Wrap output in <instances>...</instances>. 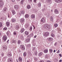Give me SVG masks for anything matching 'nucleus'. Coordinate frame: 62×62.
I'll return each instance as SVG.
<instances>
[{"mask_svg":"<svg viewBox=\"0 0 62 62\" xmlns=\"http://www.w3.org/2000/svg\"><path fill=\"white\" fill-rule=\"evenodd\" d=\"M44 27L45 29L48 30L50 28V26L48 25L47 24H46L44 25Z\"/></svg>","mask_w":62,"mask_h":62,"instance_id":"1","label":"nucleus"},{"mask_svg":"<svg viewBox=\"0 0 62 62\" xmlns=\"http://www.w3.org/2000/svg\"><path fill=\"white\" fill-rule=\"evenodd\" d=\"M2 39L3 41H5L7 40V39H8V36L6 35H4L3 36Z\"/></svg>","mask_w":62,"mask_h":62,"instance_id":"2","label":"nucleus"},{"mask_svg":"<svg viewBox=\"0 0 62 62\" xmlns=\"http://www.w3.org/2000/svg\"><path fill=\"white\" fill-rule=\"evenodd\" d=\"M3 6V2L2 0H0V7H2Z\"/></svg>","mask_w":62,"mask_h":62,"instance_id":"3","label":"nucleus"},{"mask_svg":"<svg viewBox=\"0 0 62 62\" xmlns=\"http://www.w3.org/2000/svg\"><path fill=\"white\" fill-rule=\"evenodd\" d=\"M49 33L48 32H46L44 33V37H47V36H48L49 35Z\"/></svg>","mask_w":62,"mask_h":62,"instance_id":"4","label":"nucleus"},{"mask_svg":"<svg viewBox=\"0 0 62 62\" xmlns=\"http://www.w3.org/2000/svg\"><path fill=\"white\" fill-rule=\"evenodd\" d=\"M33 34L31 33L30 35L28 36L27 38H29V39L30 40V39L31 38V37H33Z\"/></svg>","mask_w":62,"mask_h":62,"instance_id":"5","label":"nucleus"},{"mask_svg":"<svg viewBox=\"0 0 62 62\" xmlns=\"http://www.w3.org/2000/svg\"><path fill=\"white\" fill-rule=\"evenodd\" d=\"M41 21L42 23H44L45 21V20L44 18H42L41 19Z\"/></svg>","mask_w":62,"mask_h":62,"instance_id":"6","label":"nucleus"},{"mask_svg":"<svg viewBox=\"0 0 62 62\" xmlns=\"http://www.w3.org/2000/svg\"><path fill=\"white\" fill-rule=\"evenodd\" d=\"M54 13L55 14H59V12L58 10L55 9L54 10Z\"/></svg>","mask_w":62,"mask_h":62,"instance_id":"7","label":"nucleus"},{"mask_svg":"<svg viewBox=\"0 0 62 62\" xmlns=\"http://www.w3.org/2000/svg\"><path fill=\"white\" fill-rule=\"evenodd\" d=\"M24 19L23 18L21 19L20 20V22L21 23H24Z\"/></svg>","mask_w":62,"mask_h":62,"instance_id":"8","label":"nucleus"},{"mask_svg":"<svg viewBox=\"0 0 62 62\" xmlns=\"http://www.w3.org/2000/svg\"><path fill=\"white\" fill-rule=\"evenodd\" d=\"M14 8L15 9H18L19 8V6L17 5H15L14 6Z\"/></svg>","mask_w":62,"mask_h":62,"instance_id":"9","label":"nucleus"},{"mask_svg":"<svg viewBox=\"0 0 62 62\" xmlns=\"http://www.w3.org/2000/svg\"><path fill=\"white\" fill-rule=\"evenodd\" d=\"M21 47L23 50H24V49H25V48L24 47V46L23 45H21Z\"/></svg>","mask_w":62,"mask_h":62,"instance_id":"10","label":"nucleus"},{"mask_svg":"<svg viewBox=\"0 0 62 62\" xmlns=\"http://www.w3.org/2000/svg\"><path fill=\"white\" fill-rule=\"evenodd\" d=\"M8 62H12V59L11 58H10L8 60Z\"/></svg>","mask_w":62,"mask_h":62,"instance_id":"11","label":"nucleus"},{"mask_svg":"<svg viewBox=\"0 0 62 62\" xmlns=\"http://www.w3.org/2000/svg\"><path fill=\"white\" fill-rule=\"evenodd\" d=\"M55 1L56 3H60L62 1V0H55Z\"/></svg>","mask_w":62,"mask_h":62,"instance_id":"12","label":"nucleus"},{"mask_svg":"<svg viewBox=\"0 0 62 62\" xmlns=\"http://www.w3.org/2000/svg\"><path fill=\"white\" fill-rule=\"evenodd\" d=\"M48 39L49 41H51L53 40V38L51 37L49 38H48Z\"/></svg>","mask_w":62,"mask_h":62,"instance_id":"13","label":"nucleus"},{"mask_svg":"<svg viewBox=\"0 0 62 62\" xmlns=\"http://www.w3.org/2000/svg\"><path fill=\"white\" fill-rule=\"evenodd\" d=\"M19 61L21 62L22 61V60H23V59H22V58L21 57H19L18 58Z\"/></svg>","mask_w":62,"mask_h":62,"instance_id":"14","label":"nucleus"},{"mask_svg":"<svg viewBox=\"0 0 62 62\" xmlns=\"http://www.w3.org/2000/svg\"><path fill=\"white\" fill-rule=\"evenodd\" d=\"M12 12L13 15H14V14H15V11L14 10H12Z\"/></svg>","mask_w":62,"mask_h":62,"instance_id":"15","label":"nucleus"},{"mask_svg":"<svg viewBox=\"0 0 62 62\" xmlns=\"http://www.w3.org/2000/svg\"><path fill=\"white\" fill-rule=\"evenodd\" d=\"M16 20L15 18H12V22L13 23L15 22H16Z\"/></svg>","mask_w":62,"mask_h":62,"instance_id":"16","label":"nucleus"},{"mask_svg":"<svg viewBox=\"0 0 62 62\" xmlns=\"http://www.w3.org/2000/svg\"><path fill=\"white\" fill-rule=\"evenodd\" d=\"M31 18L32 19H34L35 18V16L33 14L31 15Z\"/></svg>","mask_w":62,"mask_h":62,"instance_id":"17","label":"nucleus"},{"mask_svg":"<svg viewBox=\"0 0 62 62\" xmlns=\"http://www.w3.org/2000/svg\"><path fill=\"white\" fill-rule=\"evenodd\" d=\"M17 42L18 44L19 45H20V44H21V41L20 40H18L17 41Z\"/></svg>","mask_w":62,"mask_h":62,"instance_id":"18","label":"nucleus"},{"mask_svg":"<svg viewBox=\"0 0 62 62\" xmlns=\"http://www.w3.org/2000/svg\"><path fill=\"white\" fill-rule=\"evenodd\" d=\"M19 26L18 25L16 26V30H18L19 29Z\"/></svg>","mask_w":62,"mask_h":62,"instance_id":"19","label":"nucleus"},{"mask_svg":"<svg viewBox=\"0 0 62 62\" xmlns=\"http://www.w3.org/2000/svg\"><path fill=\"white\" fill-rule=\"evenodd\" d=\"M10 34V31H8L7 33V35L8 36L9 35V34Z\"/></svg>","mask_w":62,"mask_h":62,"instance_id":"20","label":"nucleus"},{"mask_svg":"<svg viewBox=\"0 0 62 62\" xmlns=\"http://www.w3.org/2000/svg\"><path fill=\"white\" fill-rule=\"evenodd\" d=\"M27 8L28 9H30V8H31V6L30 5H27Z\"/></svg>","mask_w":62,"mask_h":62,"instance_id":"21","label":"nucleus"},{"mask_svg":"<svg viewBox=\"0 0 62 62\" xmlns=\"http://www.w3.org/2000/svg\"><path fill=\"white\" fill-rule=\"evenodd\" d=\"M12 55L11 54V53H8V56H11Z\"/></svg>","mask_w":62,"mask_h":62,"instance_id":"22","label":"nucleus"},{"mask_svg":"<svg viewBox=\"0 0 62 62\" xmlns=\"http://www.w3.org/2000/svg\"><path fill=\"white\" fill-rule=\"evenodd\" d=\"M20 12L22 14H24L25 12L23 11H21Z\"/></svg>","mask_w":62,"mask_h":62,"instance_id":"23","label":"nucleus"},{"mask_svg":"<svg viewBox=\"0 0 62 62\" xmlns=\"http://www.w3.org/2000/svg\"><path fill=\"white\" fill-rule=\"evenodd\" d=\"M49 51L50 53H53V49L52 48H50L49 49Z\"/></svg>","mask_w":62,"mask_h":62,"instance_id":"24","label":"nucleus"},{"mask_svg":"<svg viewBox=\"0 0 62 62\" xmlns=\"http://www.w3.org/2000/svg\"><path fill=\"white\" fill-rule=\"evenodd\" d=\"M44 52L45 53H46L48 52V50L47 49H45L44 51Z\"/></svg>","mask_w":62,"mask_h":62,"instance_id":"25","label":"nucleus"},{"mask_svg":"<svg viewBox=\"0 0 62 62\" xmlns=\"http://www.w3.org/2000/svg\"><path fill=\"white\" fill-rule=\"evenodd\" d=\"M24 31V28H22L21 31V33H23V32Z\"/></svg>","mask_w":62,"mask_h":62,"instance_id":"26","label":"nucleus"},{"mask_svg":"<svg viewBox=\"0 0 62 62\" xmlns=\"http://www.w3.org/2000/svg\"><path fill=\"white\" fill-rule=\"evenodd\" d=\"M29 17V15L28 14L26 15L25 16V17L26 18H27Z\"/></svg>","mask_w":62,"mask_h":62,"instance_id":"27","label":"nucleus"},{"mask_svg":"<svg viewBox=\"0 0 62 62\" xmlns=\"http://www.w3.org/2000/svg\"><path fill=\"white\" fill-rule=\"evenodd\" d=\"M6 24L7 26H9V24H10V23L8 22H6Z\"/></svg>","mask_w":62,"mask_h":62,"instance_id":"28","label":"nucleus"},{"mask_svg":"<svg viewBox=\"0 0 62 62\" xmlns=\"http://www.w3.org/2000/svg\"><path fill=\"white\" fill-rule=\"evenodd\" d=\"M38 7L41 8V3H39L38 4Z\"/></svg>","mask_w":62,"mask_h":62,"instance_id":"29","label":"nucleus"},{"mask_svg":"<svg viewBox=\"0 0 62 62\" xmlns=\"http://www.w3.org/2000/svg\"><path fill=\"white\" fill-rule=\"evenodd\" d=\"M25 35H27V36L29 34V32H28V31H25Z\"/></svg>","mask_w":62,"mask_h":62,"instance_id":"30","label":"nucleus"},{"mask_svg":"<svg viewBox=\"0 0 62 62\" xmlns=\"http://www.w3.org/2000/svg\"><path fill=\"white\" fill-rule=\"evenodd\" d=\"M20 39H24V37H23V36H21L20 37Z\"/></svg>","mask_w":62,"mask_h":62,"instance_id":"31","label":"nucleus"},{"mask_svg":"<svg viewBox=\"0 0 62 62\" xmlns=\"http://www.w3.org/2000/svg\"><path fill=\"white\" fill-rule=\"evenodd\" d=\"M51 37H53V38H54V34L53 33L51 34Z\"/></svg>","mask_w":62,"mask_h":62,"instance_id":"32","label":"nucleus"},{"mask_svg":"<svg viewBox=\"0 0 62 62\" xmlns=\"http://www.w3.org/2000/svg\"><path fill=\"white\" fill-rule=\"evenodd\" d=\"M39 56H41L42 54V52H41L39 54Z\"/></svg>","mask_w":62,"mask_h":62,"instance_id":"33","label":"nucleus"},{"mask_svg":"<svg viewBox=\"0 0 62 62\" xmlns=\"http://www.w3.org/2000/svg\"><path fill=\"white\" fill-rule=\"evenodd\" d=\"M3 11H6V10H7V8H5L3 10Z\"/></svg>","mask_w":62,"mask_h":62,"instance_id":"34","label":"nucleus"},{"mask_svg":"<svg viewBox=\"0 0 62 62\" xmlns=\"http://www.w3.org/2000/svg\"><path fill=\"white\" fill-rule=\"evenodd\" d=\"M26 55V53L25 52H24L23 53V56H25Z\"/></svg>","mask_w":62,"mask_h":62,"instance_id":"35","label":"nucleus"},{"mask_svg":"<svg viewBox=\"0 0 62 62\" xmlns=\"http://www.w3.org/2000/svg\"><path fill=\"white\" fill-rule=\"evenodd\" d=\"M54 26L55 27H56L58 26V24H57L56 23L54 24Z\"/></svg>","mask_w":62,"mask_h":62,"instance_id":"36","label":"nucleus"},{"mask_svg":"<svg viewBox=\"0 0 62 62\" xmlns=\"http://www.w3.org/2000/svg\"><path fill=\"white\" fill-rule=\"evenodd\" d=\"M28 40H29L28 41L27 39H26L25 40H26V42L27 43L28 42H29V41H30V39H29Z\"/></svg>","mask_w":62,"mask_h":62,"instance_id":"37","label":"nucleus"},{"mask_svg":"<svg viewBox=\"0 0 62 62\" xmlns=\"http://www.w3.org/2000/svg\"><path fill=\"white\" fill-rule=\"evenodd\" d=\"M34 54L35 55H37V54H38V52H37V51H35L34 52Z\"/></svg>","mask_w":62,"mask_h":62,"instance_id":"38","label":"nucleus"},{"mask_svg":"<svg viewBox=\"0 0 62 62\" xmlns=\"http://www.w3.org/2000/svg\"><path fill=\"white\" fill-rule=\"evenodd\" d=\"M23 2H24V0H22L21 1V4L23 5Z\"/></svg>","mask_w":62,"mask_h":62,"instance_id":"39","label":"nucleus"},{"mask_svg":"<svg viewBox=\"0 0 62 62\" xmlns=\"http://www.w3.org/2000/svg\"><path fill=\"white\" fill-rule=\"evenodd\" d=\"M32 27H31L30 29V30L31 32V31H32Z\"/></svg>","mask_w":62,"mask_h":62,"instance_id":"40","label":"nucleus"},{"mask_svg":"<svg viewBox=\"0 0 62 62\" xmlns=\"http://www.w3.org/2000/svg\"><path fill=\"white\" fill-rule=\"evenodd\" d=\"M28 2L29 3H31L32 2V0H28Z\"/></svg>","mask_w":62,"mask_h":62,"instance_id":"41","label":"nucleus"},{"mask_svg":"<svg viewBox=\"0 0 62 62\" xmlns=\"http://www.w3.org/2000/svg\"><path fill=\"white\" fill-rule=\"evenodd\" d=\"M2 23L1 22H0V27L2 26Z\"/></svg>","mask_w":62,"mask_h":62,"instance_id":"42","label":"nucleus"},{"mask_svg":"<svg viewBox=\"0 0 62 62\" xmlns=\"http://www.w3.org/2000/svg\"><path fill=\"white\" fill-rule=\"evenodd\" d=\"M13 34L14 35H16L17 34V33L16 32L14 31V32Z\"/></svg>","mask_w":62,"mask_h":62,"instance_id":"43","label":"nucleus"},{"mask_svg":"<svg viewBox=\"0 0 62 62\" xmlns=\"http://www.w3.org/2000/svg\"><path fill=\"white\" fill-rule=\"evenodd\" d=\"M12 43H16V41L13 40V41H12Z\"/></svg>","mask_w":62,"mask_h":62,"instance_id":"44","label":"nucleus"},{"mask_svg":"<svg viewBox=\"0 0 62 62\" xmlns=\"http://www.w3.org/2000/svg\"><path fill=\"white\" fill-rule=\"evenodd\" d=\"M27 46L28 47H30L31 46V45L30 44H28L27 45Z\"/></svg>","mask_w":62,"mask_h":62,"instance_id":"45","label":"nucleus"},{"mask_svg":"<svg viewBox=\"0 0 62 62\" xmlns=\"http://www.w3.org/2000/svg\"><path fill=\"white\" fill-rule=\"evenodd\" d=\"M36 49V48L35 47H33L32 49V51H35Z\"/></svg>","mask_w":62,"mask_h":62,"instance_id":"46","label":"nucleus"},{"mask_svg":"<svg viewBox=\"0 0 62 62\" xmlns=\"http://www.w3.org/2000/svg\"><path fill=\"white\" fill-rule=\"evenodd\" d=\"M7 30V28L6 27H5L3 28V30Z\"/></svg>","mask_w":62,"mask_h":62,"instance_id":"47","label":"nucleus"},{"mask_svg":"<svg viewBox=\"0 0 62 62\" xmlns=\"http://www.w3.org/2000/svg\"><path fill=\"white\" fill-rule=\"evenodd\" d=\"M53 17H51V18L50 19V20L51 21H53Z\"/></svg>","mask_w":62,"mask_h":62,"instance_id":"48","label":"nucleus"},{"mask_svg":"<svg viewBox=\"0 0 62 62\" xmlns=\"http://www.w3.org/2000/svg\"><path fill=\"white\" fill-rule=\"evenodd\" d=\"M34 59L35 61H37V58H36V57H34Z\"/></svg>","mask_w":62,"mask_h":62,"instance_id":"49","label":"nucleus"},{"mask_svg":"<svg viewBox=\"0 0 62 62\" xmlns=\"http://www.w3.org/2000/svg\"><path fill=\"white\" fill-rule=\"evenodd\" d=\"M61 54H59V55L60 56V57H62V56L61 55Z\"/></svg>","mask_w":62,"mask_h":62,"instance_id":"50","label":"nucleus"},{"mask_svg":"<svg viewBox=\"0 0 62 62\" xmlns=\"http://www.w3.org/2000/svg\"><path fill=\"white\" fill-rule=\"evenodd\" d=\"M40 62H44V61L43 60H42L40 61Z\"/></svg>","mask_w":62,"mask_h":62,"instance_id":"51","label":"nucleus"},{"mask_svg":"<svg viewBox=\"0 0 62 62\" xmlns=\"http://www.w3.org/2000/svg\"><path fill=\"white\" fill-rule=\"evenodd\" d=\"M48 56V55H46L45 56L46 57V58H47V56Z\"/></svg>","mask_w":62,"mask_h":62,"instance_id":"52","label":"nucleus"},{"mask_svg":"<svg viewBox=\"0 0 62 62\" xmlns=\"http://www.w3.org/2000/svg\"><path fill=\"white\" fill-rule=\"evenodd\" d=\"M9 39H8V41H7V43H8V41H9Z\"/></svg>","mask_w":62,"mask_h":62,"instance_id":"53","label":"nucleus"},{"mask_svg":"<svg viewBox=\"0 0 62 62\" xmlns=\"http://www.w3.org/2000/svg\"><path fill=\"white\" fill-rule=\"evenodd\" d=\"M57 53H58H58H59V50H58V51L57 52Z\"/></svg>","mask_w":62,"mask_h":62,"instance_id":"54","label":"nucleus"},{"mask_svg":"<svg viewBox=\"0 0 62 62\" xmlns=\"http://www.w3.org/2000/svg\"><path fill=\"white\" fill-rule=\"evenodd\" d=\"M11 1L14 2V1H15V0H11Z\"/></svg>","mask_w":62,"mask_h":62,"instance_id":"55","label":"nucleus"},{"mask_svg":"<svg viewBox=\"0 0 62 62\" xmlns=\"http://www.w3.org/2000/svg\"><path fill=\"white\" fill-rule=\"evenodd\" d=\"M1 55H2V56H3L4 55V54L3 53H2L1 54Z\"/></svg>","mask_w":62,"mask_h":62,"instance_id":"56","label":"nucleus"},{"mask_svg":"<svg viewBox=\"0 0 62 62\" xmlns=\"http://www.w3.org/2000/svg\"><path fill=\"white\" fill-rule=\"evenodd\" d=\"M36 37H37V36H36V35H35V36H34V38H36Z\"/></svg>","mask_w":62,"mask_h":62,"instance_id":"57","label":"nucleus"},{"mask_svg":"<svg viewBox=\"0 0 62 62\" xmlns=\"http://www.w3.org/2000/svg\"><path fill=\"white\" fill-rule=\"evenodd\" d=\"M34 2H36L37 1V0H34Z\"/></svg>","mask_w":62,"mask_h":62,"instance_id":"58","label":"nucleus"},{"mask_svg":"<svg viewBox=\"0 0 62 62\" xmlns=\"http://www.w3.org/2000/svg\"><path fill=\"white\" fill-rule=\"evenodd\" d=\"M61 61H62V60H60L59 62H61Z\"/></svg>","mask_w":62,"mask_h":62,"instance_id":"59","label":"nucleus"},{"mask_svg":"<svg viewBox=\"0 0 62 62\" xmlns=\"http://www.w3.org/2000/svg\"><path fill=\"white\" fill-rule=\"evenodd\" d=\"M42 11H44V9H42Z\"/></svg>","mask_w":62,"mask_h":62,"instance_id":"60","label":"nucleus"},{"mask_svg":"<svg viewBox=\"0 0 62 62\" xmlns=\"http://www.w3.org/2000/svg\"><path fill=\"white\" fill-rule=\"evenodd\" d=\"M54 53H55V50H54Z\"/></svg>","mask_w":62,"mask_h":62,"instance_id":"61","label":"nucleus"},{"mask_svg":"<svg viewBox=\"0 0 62 62\" xmlns=\"http://www.w3.org/2000/svg\"><path fill=\"white\" fill-rule=\"evenodd\" d=\"M51 1V0H48V2H50Z\"/></svg>","mask_w":62,"mask_h":62,"instance_id":"62","label":"nucleus"},{"mask_svg":"<svg viewBox=\"0 0 62 62\" xmlns=\"http://www.w3.org/2000/svg\"><path fill=\"white\" fill-rule=\"evenodd\" d=\"M36 11H35V12H38V10L37 9H36Z\"/></svg>","mask_w":62,"mask_h":62,"instance_id":"63","label":"nucleus"},{"mask_svg":"<svg viewBox=\"0 0 62 62\" xmlns=\"http://www.w3.org/2000/svg\"><path fill=\"white\" fill-rule=\"evenodd\" d=\"M60 23V24H62V21Z\"/></svg>","mask_w":62,"mask_h":62,"instance_id":"64","label":"nucleus"}]
</instances>
